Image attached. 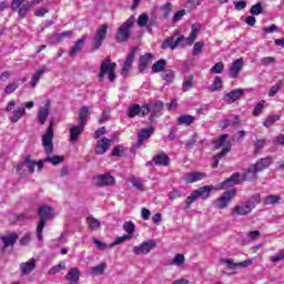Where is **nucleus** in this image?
Here are the masks:
<instances>
[{"instance_id": "obj_1", "label": "nucleus", "mask_w": 284, "mask_h": 284, "mask_svg": "<svg viewBox=\"0 0 284 284\" xmlns=\"http://www.w3.org/2000/svg\"><path fill=\"white\" fill-rule=\"evenodd\" d=\"M200 32L201 24H192L190 37L185 38L183 36H180L174 42L172 41V39H166L163 41L161 48L162 50H165L166 48H171V50H176V48H179V45H181L183 41H185L187 45H192V43L196 41Z\"/></svg>"}, {"instance_id": "obj_2", "label": "nucleus", "mask_w": 284, "mask_h": 284, "mask_svg": "<svg viewBox=\"0 0 284 284\" xmlns=\"http://www.w3.org/2000/svg\"><path fill=\"white\" fill-rule=\"evenodd\" d=\"M261 203V194H253L247 201L240 205H235L231 210V216H247V214H252V210L256 207Z\"/></svg>"}, {"instance_id": "obj_3", "label": "nucleus", "mask_w": 284, "mask_h": 284, "mask_svg": "<svg viewBox=\"0 0 284 284\" xmlns=\"http://www.w3.org/2000/svg\"><path fill=\"white\" fill-rule=\"evenodd\" d=\"M114 70H116L115 62H112V59L105 58L100 65V72L98 74V81L103 83V79L108 77L109 81L113 83L116 79V74H114Z\"/></svg>"}, {"instance_id": "obj_4", "label": "nucleus", "mask_w": 284, "mask_h": 284, "mask_svg": "<svg viewBox=\"0 0 284 284\" xmlns=\"http://www.w3.org/2000/svg\"><path fill=\"white\" fill-rule=\"evenodd\" d=\"M136 22V18L131 16L126 21H124L115 33V41L118 43H125L130 41V37L132 36V27Z\"/></svg>"}, {"instance_id": "obj_5", "label": "nucleus", "mask_w": 284, "mask_h": 284, "mask_svg": "<svg viewBox=\"0 0 284 284\" xmlns=\"http://www.w3.org/2000/svg\"><path fill=\"white\" fill-rule=\"evenodd\" d=\"M38 215L40 216V221L37 226V234L39 241L43 240V227H45V223L52 216V207L48 205H42L38 210Z\"/></svg>"}, {"instance_id": "obj_6", "label": "nucleus", "mask_w": 284, "mask_h": 284, "mask_svg": "<svg viewBox=\"0 0 284 284\" xmlns=\"http://www.w3.org/2000/svg\"><path fill=\"white\" fill-rule=\"evenodd\" d=\"M213 190V185H205L194 190L185 200L186 207H190V205H192V203H194L197 199H210V194H212Z\"/></svg>"}, {"instance_id": "obj_7", "label": "nucleus", "mask_w": 284, "mask_h": 284, "mask_svg": "<svg viewBox=\"0 0 284 284\" xmlns=\"http://www.w3.org/2000/svg\"><path fill=\"white\" fill-rule=\"evenodd\" d=\"M52 128H54V122L50 121L45 133L42 135V145L45 154H52V152H54V144L52 143L54 130Z\"/></svg>"}, {"instance_id": "obj_8", "label": "nucleus", "mask_w": 284, "mask_h": 284, "mask_svg": "<svg viewBox=\"0 0 284 284\" xmlns=\"http://www.w3.org/2000/svg\"><path fill=\"white\" fill-rule=\"evenodd\" d=\"M14 105H17V101L11 100L7 104L6 111L9 112L8 116L11 123H18V121L26 114V106H20L14 110Z\"/></svg>"}, {"instance_id": "obj_9", "label": "nucleus", "mask_w": 284, "mask_h": 284, "mask_svg": "<svg viewBox=\"0 0 284 284\" xmlns=\"http://www.w3.org/2000/svg\"><path fill=\"white\" fill-rule=\"evenodd\" d=\"M108 24H101L97 30L95 36L93 37V44L91 47L92 52L99 50L101 45H103V41H105V37H108Z\"/></svg>"}, {"instance_id": "obj_10", "label": "nucleus", "mask_w": 284, "mask_h": 284, "mask_svg": "<svg viewBox=\"0 0 284 284\" xmlns=\"http://www.w3.org/2000/svg\"><path fill=\"white\" fill-rule=\"evenodd\" d=\"M165 104L161 100H155L150 102L149 104H144V108H148V114H150L149 121H154L156 116H161V112H163V106Z\"/></svg>"}, {"instance_id": "obj_11", "label": "nucleus", "mask_w": 284, "mask_h": 284, "mask_svg": "<svg viewBox=\"0 0 284 284\" xmlns=\"http://www.w3.org/2000/svg\"><path fill=\"white\" fill-rule=\"evenodd\" d=\"M136 52H139V47H132L123 63L121 77L125 78L128 77V74H130V71L132 70V64L134 63V59L136 58Z\"/></svg>"}, {"instance_id": "obj_12", "label": "nucleus", "mask_w": 284, "mask_h": 284, "mask_svg": "<svg viewBox=\"0 0 284 284\" xmlns=\"http://www.w3.org/2000/svg\"><path fill=\"white\" fill-rule=\"evenodd\" d=\"M236 196V190L225 191L221 197L215 202L214 207L217 210H225L230 205V202Z\"/></svg>"}, {"instance_id": "obj_13", "label": "nucleus", "mask_w": 284, "mask_h": 284, "mask_svg": "<svg viewBox=\"0 0 284 284\" xmlns=\"http://www.w3.org/2000/svg\"><path fill=\"white\" fill-rule=\"evenodd\" d=\"M154 247H156V241L148 240L146 242H142L140 245L134 246L133 254H136L138 256L141 254H150Z\"/></svg>"}, {"instance_id": "obj_14", "label": "nucleus", "mask_w": 284, "mask_h": 284, "mask_svg": "<svg viewBox=\"0 0 284 284\" xmlns=\"http://www.w3.org/2000/svg\"><path fill=\"white\" fill-rule=\"evenodd\" d=\"M245 180H243V176H241V173L235 172L233 173L227 180L222 182L217 190H227V187H232V185H241Z\"/></svg>"}, {"instance_id": "obj_15", "label": "nucleus", "mask_w": 284, "mask_h": 284, "mask_svg": "<svg viewBox=\"0 0 284 284\" xmlns=\"http://www.w3.org/2000/svg\"><path fill=\"white\" fill-rule=\"evenodd\" d=\"M154 61V54L152 53H145L144 55L140 57L138 70L140 74H145L148 72V69L150 68V64Z\"/></svg>"}, {"instance_id": "obj_16", "label": "nucleus", "mask_w": 284, "mask_h": 284, "mask_svg": "<svg viewBox=\"0 0 284 284\" xmlns=\"http://www.w3.org/2000/svg\"><path fill=\"white\" fill-rule=\"evenodd\" d=\"M148 106L143 104L142 106L139 104H131L128 110L129 119H134V116H148Z\"/></svg>"}, {"instance_id": "obj_17", "label": "nucleus", "mask_w": 284, "mask_h": 284, "mask_svg": "<svg viewBox=\"0 0 284 284\" xmlns=\"http://www.w3.org/2000/svg\"><path fill=\"white\" fill-rule=\"evenodd\" d=\"M94 181L98 187H105L109 185H114V183H116V179H114V176H112L110 173L100 174L94 179Z\"/></svg>"}, {"instance_id": "obj_18", "label": "nucleus", "mask_w": 284, "mask_h": 284, "mask_svg": "<svg viewBox=\"0 0 284 284\" xmlns=\"http://www.w3.org/2000/svg\"><path fill=\"white\" fill-rule=\"evenodd\" d=\"M83 132H85V125L84 124H80L78 122L77 125H72L69 129V133H70V141L71 143H77V141H79V136H81L83 134Z\"/></svg>"}, {"instance_id": "obj_19", "label": "nucleus", "mask_w": 284, "mask_h": 284, "mask_svg": "<svg viewBox=\"0 0 284 284\" xmlns=\"http://www.w3.org/2000/svg\"><path fill=\"white\" fill-rule=\"evenodd\" d=\"M243 65H245L243 58L233 61V63L230 67V78L239 79V74H241Z\"/></svg>"}, {"instance_id": "obj_20", "label": "nucleus", "mask_w": 284, "mask_h": 284, "mask_svg": "<svg viewBox=\"0 0 284 284\" xmlns=\"http://www.w3.org/2000/svg\"><path fill=\"white\" fill-rule=\"evenodd\" d=\"M110 143H112V140L105 136H103L101 140H98L94 149L95 154H105L110 150Z\"/></svg>"}, {"instance_id": "obj_21", "label": "nucleus", "mask_w": 284, "mask_h": 284, "mask_svg": "<svg viewBox=\"0 0 284 284\" xmlns=\"http://www.w3.org/2000/svg\"><path fill=\"white\" fill-rule=\"evenodd\" d=\"M222 263L229 267V270H239L243 267H250L252 265V260H245L240 263H235L234 260L229 258V260H222Z\"/></svg>"}, {"instance_id": "obj_22", "label": "nucleus", "mask_w": 284, "mask_h": 284, "mask_svg": "<svg viewBox=\"0 0 284 284\" xmlns=\"http://www.w3.org/2000/svg\"><path fill=\"white\" fill-rule=\"evenodd\" d=\"M154 134V128L142 129L138 133V142L134 144V148H141L143 141H148V138Z\"/></svg>"}, {"instance_id": "obj_23", "label": "nucleus", "mask_w": 284, "mask_h": 284, "mask_svg": "<svg viewBox=\"0 0 284 284\" xmlns=\"http://www.w3.org/2000/svg\"><path fill=\"white\" fill-rule=\"evenodd\" d=\"M37 165L36 161L30 159V155H27L24 161L17 166V172H21L24 168L29 171V174H34V166Z\"/></svg>"}, {"instance_id": "obj_24", "label": "nucleus", "mask_w": 284, "mask_h": 284, "mask_svg": "<svg viewBox=\"0 0 284 284\" xmlns=\"http://www.w3.org/2000/svg\"><path fill=\"white\" fill-rule=\"evenodd\" d=\"M245 94V90L243 89H235L224 95V101L226 103H234V101H239L241 97Z\"/></svg>"}, {"instance_id": "obj_25", "label": "nucleus", "mask_w": 284, "mask_h": 284, "mask_svg": "<svg viewBox=\"0 0 284 284\" xmlns=\"http://www.w3.org/2000/svg\"><path fill=\"white\" fill-rule=\"evenodd\" d=\"M36 268H37V260L34 258H30L28 262L20 264V271L22 276H28V274H30Z\"/></svg>"}, {"instance_id": "obj_26", "label": "nucleus", "mask_w": 284, "mask_h": 284, "mask_svg": "<svg viewBox=\"0 0 284 284\" xmlns=\"http://www.w3.org/2000/svg\"><path fill=\"white\" fill-rule=\"evenodd\" d=\"M85 41H88V36L81 37L69 51V57H77V54L83 50Z\"/></svg>"}, {"instance_id": "obj_27", "label": "nucleus", "mask_w": 284, "mask_h": 284, "mask_svg": "<svg viewBox=\"0 0 284 284\" xmlns=\"http://www.w3.org/2000/svg\"><path fill=\"white\" fill-rule=\"evenodd\" d=\"M205 179V173L203 172H190L184 176L185 183H196V181H203Z\"/></svg>"}, {"instance_id": "obj_28", "label": "nucleus", "mask_w": 284, "mask_h": 284, "mask_svg": "<svg viewBox=\"0 0 284 284\" xmlns=\"http://www.w3.org/2000/svg\"><path fill=\"white\" fill-rule=\"evenodd\" d=\"M64 278L69 281V284H77L79 283V278H81V272L79 268L73 267L68 272Z\"/></svg>"}, {"instance_id": "obj_29", "label": "nucleus", "mask_w": 284, "mask_h": 284, "mask_svg": "<svg viewBox=\"0 0 284 284\" xmlns=\"http://www.w3.org/2000/svg\"><path fill=\"white\" fill-rule=\"evenodd\" d=\"M270 165H272V156L260 159L255 164H253L257 172H263V170H267Z\"/></svg>"}, {"instance_id": "obj_30", "label": "nucleus", "mask_w": 284, "mask_h": 284, "mask_svg": "<svg viewBox=\"0 0 284 284\" xmlns=\"http://www.w3.org/2000/svg\"><path fill=\"white\" fill-rule=\"evenodd\" d=\"M153 161L155 162V165H160L162 168H168V165H170V156H168L165 152L154 155Z\"/></svg>"}, {"instance_id": "obj_31", "label": "nucleus", "mask_w": 284, "mask_h": 284, "mask_svg": "<svg viewBox=\"0 0 284 284\" xmlns=\"http://www.w3.org/2000/svg\"><path fill=\"white\" fill-rule=\"evenodd\" d=\"M227 139H230L229 134L221 135L217 141L213 142L214 150H221V148H230L232 150V145Z\"/></svg>"}, {"instance_id": "obj_32", "label": "nucleus", "mask_w": 284, "mask_h": 284, "mask_svg": "<svg viewBox=\"0 0 284 284\" xmlns=\"http://www.w3.org/2000/svg\"><path fill=\"white\" fill-rule=\"evenodd\" d=\"M48 116H50V109L48 106H41L37 115V119L40 125H45V122L48 121Z\"/></svg>"}, {"instance_id": "obj_33", "label": "nucleus", "mask_w": 284, "mask_h": 284, "mask_svg": "<svg viewBox=\"0 0 284 284\" xmlns=\"http://www.w3.org/2000/svg\"><path fill=\"white\" fill-rule=\"evenodd\" d=\"M192 88H194V75L193 74L185 75L182 83V91L190 92Z\"/></svg>"}, {"instance_id": "obj_34", "label": "nucleus", "mask_w": 284, "mask_h": 284, "mask_svg": "<svg viewBox=\"0 0 284 284\" xmlns=\"http://www.w3.org/2000/svg\"><path fill=\"white\" fill-rule=\"evenodd\" d=\"M256 174H258V171L256 170V166L252 164L243 174V181H256Z\"/></svg>"}, {"instance_id": "obj_35", "label": "nucleus", "mask_w": 284, "mask_h": 284, "mask_svg": "<svg viewBox=\"0 0 284 284\" xmlns=\"http://www.w3.org/2000/svg\"><path fill=\"white\" fill-rule=\"evenodd\" d=\"M88 114H90V106H82L79 113V122L81 125H88Z\"/></svg>"}, {"instance_id": "obj_36", "label": "nucleus", "mask_w": 284, "mask_h": 284, "mask_svg": "<svg viewBox=\"0 0 284 284\" xmlns=\"http://www.w3.org/2000/svg\"><path fill=\"white\" fill-rule=\"evenodd\" d=\"M105 270H108V263L103 262L97 266L91 267L89 274H95L97 276H101L104 274Z\"/></svg>"}, {"instance_id": "obj_37", "label": "nucleus", "mask_w": 284, "mask_h": 284, "mask_svg": "<svg viewBox=\"0 0 284 284\" xmlns=\"http://www.w3.org/2000/svg\"><path fill=\"white\" fill-rule=\"evenodd\" d=\"M230 152H231L230 146L223 148L219 154L213 156L214 163H213L212 168H214V169L219 168V161H221V159H223V156H227V154H230Z\"/></svg>"}, {"instance_id": "obj_38", "label": "nucleus", "mask_w": 284, "mask_h": 284, "mask_svg": "<svg viewBox=\"0 0 284 284\" xmlns=\"http://www.w3.org/2000/svg\"><path fill=\"white\" fill-rule=\"evenodd\" d=\"M19 240V235L17 233H11L7 236L2 237V242L4 243V247H10L17 243Z\"/></svg>"}, {"instance_id": "obj_39", "label": "nucleus", "mask_w": 284, "mask_h": 284, "mask_svg": "<svg viewBox=\"0 0 284 284\" xmlns=\"http://www.w3.org/2000/svg\"><path fill=\"white\" fill-rule=\"evenodd\" d=\"M178 123L179 125H192V123H194V116L190 114L180 115Z\"/></svg>"}, {"instance_id": "obj_40", "label": "nucleus", "mask_w": 284, "mask_h": 284, "mask_svg": "<svg viewBox=\"0 0 284 284\" xmlns=\"http://www.w3.org/2000/svg\"><path fill=\"white\" fill-rule=\"evenodd\" d=\"M45 72V70H38L36 71L32 77H31V81H30V85L31 88H37L39 81L41 80V77H43V73Z\"/></svg>"}, {"instance_id": "obj_41", "label": "nucleus", "mask_w": 284, "mask_h": 284, "mask_svg": "<svg viewBox=\"0 0 284 284\" xmlns=\"http://www.w3.org/2000/svg\"><path fill=\"white\" fill-rule=\"evenodd\" d=\"M211 92H221L223 90V80L221 77H215L214 82L210 87Z\"/></svg>"}, {"instance_id": "obj_42", "label": "nucleus", "mask_w": 284, "mask_h": 284, "mask_svg": "<svg viewBox=\"0 0 284 284\" xmlns=\"http://www.w3.org/2000/svg\"><path fill=\"white\" fill-rule=\"evenodd\" d=\"M168 63L166 60L161 59L159 61H156L153 65H152V72L153 73H159V72H163L165 70V64Z\"/></svg>"}, {"instance_id": "obj_43", "label": "nucleus", "mask_w": 284, "mask_h": 284, "mask_svg": "<svg viewBox=\"0 0 284 284\" xmlns=\"http://www.w3.org/2000/svg\"><path fill=\"white\" fill-rule=\"evenodd\" d=\"M280 202H281V196L278 195H267L263 200L264 205H276V203H280Z\"/></svg>"}, {"instance_id": "obj_44", "label": "nucleus", "mask_w": 284, "mask_h": 284, "mask_svg": "<svg viewBox=\"0 0 284 284\" xmlns=\"http://www.w3.org/2000/svg\"><path fill=\"white\" fill-rule=\"evenodd\" d=\"M30 8H32V4L30 3L22 4V8L18 9V17H20V19H26L28 12H30Z\"/></svg>"}, {"instance_id": "obj_45", "label": "nucleus", "mask_w": 284, "mask_h": 284, "mask_svg": "<svg viewBox=\"0 0 284 284\" xmlns=\"http://www.w3.org/2000/svg\"><path fill=\"white\" fill-rule=\"evenodd\" d=\"M47 163H52L53 165H59V163H63L65 159L61 155L48 156L44 159Z\"/></svg>"}, {"instance_id": "obj_46", "label": "nucleus", "mask_w": 284, "mask_h": 284, "mask_svg": "<svg viewBox=\"0 0 284 284\" xmlns=\"http://www.w3.org/2000/svg\"><path fill=\"white\" fill-rule=\"evenodd\" d=\"M284 82L280 81L278 83L274 84L271 90L268 91V97H276L280 90H283Z\"/></svg>"}, {"instance_id": "obj_47", "label": "nucleus", "mask_w": 284, "mask_h": 284, "mask_svg": "<svg viewBox=\"0 0 284 284\" xmlns=\"http://www.w3.org/2000/svg\"><path fill=\"white\" fill-rule=\"evenodd\" d=\"M183 263H185V256L183 254H176L170 262V265H176V267H181Z\"/></svg>"}, {"instance_id": "obj_48", "label": "nucleus", "mask_w": 284, "mask_h": 284, "mask_svg": "<svg viewBox=\"0 0 284 284\" xmlns=\"http://www.w3.org/2000/svg\"><path fill=\"white\" fill-rule=\"evenodd\" d=\"M251 14L253 17H258V14L263 13V4L261 2H257L256 4H253L250 10Z\"/></svg>"}, {"instance_id": "obj_49", "label": "nucleus", "mask_w": 284, "mask_h": 284, "mask_svg": "<svg viewBox=\"0 0 284 284\" xmlns=\"http://www.w3.org/2000/svg\"><path fill=\"white\" fill-rule=\"evenodd\" d=\"M162 72V79H164L166 83H172V81H174V71L166 69Z\"/></svg>"}, {"instance_id": "obj_50", "label": "nucleus", "mask_w": 284, "mask_h": 284, "mask_svg": "<svg viewBox=\"0 0 284 284\" xmlns=\"http://www.w3.org/2000/svg\"><path fill=\"white\" fill-rule=\"evenodd\" d=\"M148 21H150V16L148 13H142L138 18L139 28H145L148 26Z\"/></svg>"}, {"instance_id": "obj_51", "label": "nucleus", "mask_w": 284, "mask_h": 284, "mask_svg": "<svg viewBox=\"0 0 284 284\" xmlns=\"http://www.w3.org/2000/svg\"><path fill=\"white\" fill-rule=\"evenodd\" d=\"M203 48H205V42H195L193 47V57H199L202 54Z\"/></svg>"}, {"instance_id": "obj_52", "label": "nucleus", "mask_w": 284, "mask_h": 284, "mask_svg": "<svg viewBox=\"0 0 284 284\" xmlns=\"http://www.w3.org/2000/svg\"><path fill=\"white\" fill-rule=\"evenodd\" d=\"M225 70V64L223 62H217L211 68L212 74H221Z\"/></svg>"}, {"instance_id": "obj_53", "label": "nucleus", "mask_w": 284, "mask_h": 284, "mask_svg": "<svg viewBox=\"0 0 284 284\" xmlns=\"http://www.w3.org/2000/svg\"><path fill=\"white\" fill-rule=\"evenodd\" d=\"M264 109H265V100H262V101H260V102L255 105V108H254V110H253V116H258V115H261V113L263 112Z\"/></svg>"}, {"instance_id": "obj_54", "label": "nucleus", "mask_w": 284, "mask_h": 284, "mask_svg": "<svg viewBox=\"0 0 284 284\" xmlns=\"http://www.w3.org/2000/svg\"><path fill=\"white\" fill-rule=\"evenodd\" d=\"M135 229H136V226L134 225V222H132V221L125 222L123 224V230H124V232H128L129 236L134 234Z\"/></svg>"}, {"instance_id": "obj_55", "label": "nucleus", "mask_w": 284, "mask_h": 284, "mask_svg": "<svg viewBox=\"0 0 284 284\" xmlns=\"http://www.w3.org/2000/svg\"><path fill=\"white\" fill-rule=\"evenodd\" d=\"M88 223L90 230H99L101 227V222L94 217H88Z\"/></svg>"}, {"instance_id": "obj_56", "label": "nucleus", "mask_w": 284, "mask_h": 284, "mask_svg": "<svg viewBox=\"0 0 284 284\" xmlns=\"http://www.w3.org/2000/svg\"><path fill=\"white\" fill-rule=\"evenodd\" d=\"M128 239H132L131 235H123V236H119L116 237L112 244L110 245V247H114V245H121V243H125V241H128Z\"/></svg>"}, {"instance_id": "obj_57", "label": "nucleus", "mask_w": 284, "mask_h": 284, "mask_svg": "<svg viewBox=\"0 0 284 284\" xmlns=\"http://www.w3.org/2000/svg\"><path fill=\"white\" fill-rule=\"evenodd\" d=\"M23 3H26V0H12L11 2L12 12H17V10L22 8Z\"/></svg>"}, {"instance_id": "obj_58", "label": "nucleus", "mask_w": 284, "mask_h": 284, "mask_svg": "<svg viewBox=\"0 0 284 284\" xmlns=\"http://www.w3.org/2000/svg\"><path fill=\"white\" fill-rule=\"evenodd\" d=\"M61 270H65V264H64V263H60V264H58V265L51 267V268L49 270V274H51V275L59 274V272H60Z\"/></svg>"}, {"instance_id": "obj_59", "label": "nucleus", "mask_w": 284, "mask_h": 284, "mask_svg": "<svg viewBox=\"0 0 284 284\" xmlns=\"http://www.w3.org/2000/svg\"><path fill=\"white\" fill-rule=\"evenodd\" d=\"M261 63L264 67L272 65V63H276V58H274V57L262 58Z\"/></svg>"}, {"instance_id": "obj_60", "label": "nucleus", "mask_w": 284, "mask_h": 284, "mask_svg": "<svg viewBox=\"0 0 284 284\" xmlns=\"http://www.w3.org/2000/svg\"><path fill=\"white\" fill-rule=\"evenodd\" d=\"M183 17H185V10H180L175 12L172 19V23H179V21H181Z\"/></svg>"}, {"instance_id": "obj_61", "label": "nucleus", "mask_w": 284, "mask_h": 284, "mask_svg": "<svg viewBox=\"0 0 284 284\" xmlns=\"http://www.w3.org/2000/svg\"><path fill=\"white\" fill-rule=\"evenodd\" d=\"M197 6H201L200 0H189L185 3V8H187L189 10H194Z\"/></svg>"}, {"instance_id": "obj_62", "label": "nucleus", "mask_w": 284, "mask_h": 284, "mask_svg": "<svg viewBox=\"0 0 284 284\" xmlns=\"http://www.w3.org/2000/svg\"><path fill=\"white\" fill-rule=\"evenodd\" d=\"M111 155L118 158L123 156V145H116L115 148H113Z\"/></svg>"}, {"instance_id": "obj_63", "label": "nucleus", "mask_w": 284, "mask_h": 284, "mask_svg": "<svg viewBox=\"0 0 284 284\" xmlns=\"http://www.w3.org/2000/svg\"><path fill=\"white\" fill-rule=\"evenodd\" d=\"M162 10L164 11V13H163L164 19H168L170 17V12H172V4H171V2L165 3L162 7Z\"/></svg>"}, {"instance_id": "obj_64", "label": "nucleus", "mask_w": 284, "mask_h": 284, "mask_svg": "<svg viewBox=\"0 0 284 284\" xmlns=\"http://www.w3.org/2000/svg\"><path fill=\"white\" fill-rule=\"evenodd\" d=\"M278 119H280L278 115L270 116L264 122L265 128H271V125H274L275 121H278Z\"/></svg>"}]
</instances>
